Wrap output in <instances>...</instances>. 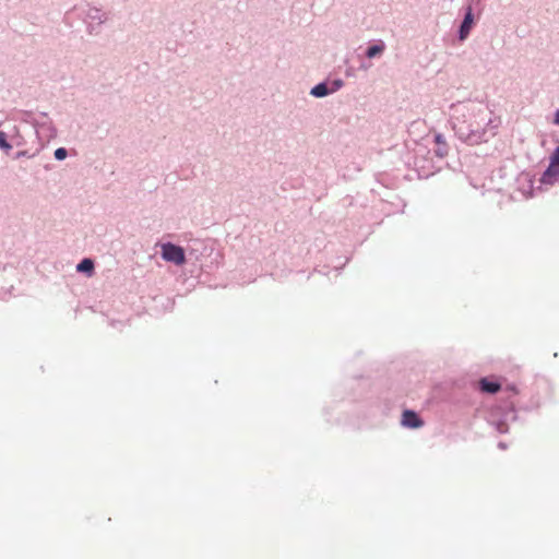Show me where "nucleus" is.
<instances>
[{
	"instance_id": "f257e3e1",
	"label": "nucleus",
	"mask_w": 559,
	"mask_h": 559,
	"mask_svg": "<svg viewBox=\"0 0 559 559\" xmlns=\"http://www.w3.org/2000/svg\"><path fill=\"white\" fill-rule=\"evenodd\" d=\"M162 257L164 260L173 262L177 265H181L186 261L183 249L170 242L164 243L162 246Z\"/></svg>"
},
{
	"instance_id": "f03ea898",
	"label": "nucleus",
	"mask_w": 559,
	"mask_h": 559,
	"mask_svg": "<svg viewBox=\"0 0 559 559\" xmlns=\"http://www.w3.org/2000/svg\"><path fill=\"white\" fill-rule=\"evenodd\" d=\"M402 425L408 428H420L424 421L413 411H404L402 415Z\"/></svg>"
},
{
	"instance_id": "7ed1b4c3",
	"label": "nucleus",
	"mask_w": 559,
	"mask_h": 559,
	"mask_svg": "<svg viewBox=\"0 0 559 559\" xmlns=\"http://www.w3.org/2000/svg\"><path fill=\"white\" fill-rule=\"evenodd\" d=\"M479 388L483 392L495 394L500 390L501 384L493 379L483 378L479 381Z\"/></svg>"
},
{
	"instance_id": "20e7f679",
	"label": "nucleus",
	"mask_w": 559,
	"mask_h": 559,
	"mask_svg": "<svg viewBox=\"0 0 559 559\" xmlns=\"http://www.w3.org/2000/svg\"><path fill=\"white\" fill-rule=\"evenodd\" d=\"M472 25H473V14H472V9L468 8V10L465 14V17L463 20V23L461 25V28H460V39L461 40H464L468 36Z\"/></svg>"
},
{
	"instance_id": "39448f33",
	"label": "nucleus",
	"mask_w": 559,
	"mask_h": 559,
	"mask_svg": "<svg viewBox=\"0 0 559 559\" xmlns=\"http://www.w3.org/2000/svg\"><path fill=\"white\" fill-rule=\"evenodd\" d=\"M76 270L79 272L92 273L94 270V263L91 259H84L78 264Z\"/></svg>"
},
{
	"instance_id": "423d86ee",
	"label": "nucleus",
	"mask_w": 559,
	"mask_h": 559,
	"mask_svg": "<svg viewBox=\"0 0 559 559\" xmlns=\"http://www.w3.org/2000/svg\"><path fill=\"white\" fill-rule=\"evenodd\" d=\"M557 176H559V166L549 164L548 168L545 170L543 175V181L546 182L548 181L549 178Z\"/></svg>"
},
{
	"instance_id": "0eeeda50",
	"label": "nucleus",
	"mask_w": 559,
	"mask_h": 559,
	"mask_svg": "<svg viewBox=\"0 0 559 559\" xmlns=\"http://www.w3.org/2000/svg\"><path fill=\"white\" fill-rule=\"evenodd\" d=\"M328 93H329V90L324 83H320L311 90V95H313L316 97H323V96L328 95Z\"/></svg>"
},
{
	"instance_id": "6e6552de",
	"label": "nucleus",
	"mask_w": 559,
	"mask_h": 559,
	"mask_svg": "<svg viewBox=\"0 0 559 559\" xmlns=\"http://www.w3.org/2000/svg\"><path fill=\"white\" fill-rule=\"evenodd\" d=\"M384 50V45L381 43L379 45H373L368 48L366 56L368 58H374L376 56L380 55Z\"/></svg>"
},
{
	"instance_id": "1a4fd4ad",
	"label": "nucleus",
	"mask_w": 559,
	"mask_h": 559,
	"mask_svg": "<svg viewBox=\"0 0 559 559\" xmlns=\"http://www.w3.org/2000/svg\"><path fill=\"white\" fill-rule=\"evenodd\" d=\"M67 154H68V152H67V150H66V148H63V147H59V148H57V150L55 151V157H56L57 159H59V160L64 159V158L67 157Z\"/></svg>"
},
{
	"instance_id": "9d476101",
	"label": "nucleus",
	"mask_w": 559,
	"mask_h": 559,
	"mask_svg": "<svg viewBox=\"0 0 559 559\" xmlns=\"http://www.w3.org/2000/svg\"><path fill=\"white\" fill-rule=\"evenodd\" d=\"M549 164L559 166V146L551 154Z\"/></svg>"
},
{
	"instance_id": "9b49d317",
	"label": "nucleus",
	"mask_w": 559,
	"mask_h": 559,
	"mask_svg": "<svg viewBox=\"0 0 559 559\" xmlns=\"http://www.w3.org/2000/svg\"><path fill=\"white\" fill-rule=\"evenodd\" d=\"M0 147L5 150H11V145L7 142L5 134L3 132H0Z\"/></svg>"
},
{
	"instance_id": "f8f14e48",
	"label": "nucleus",
	"mask_w": 559,
	"mask_h": 559,
	"mask_svg": "<svg viewBox=\"0 0 559 559\" xmlns=\"http://www.w3.org/2000/svg\"><path fill=\"white\" fill-rule=\"evenodd\" d=\"M554 122H555L556 124H559V109H558V110L556 111V114H555Z\"/></svg>"
}]
</instances>
